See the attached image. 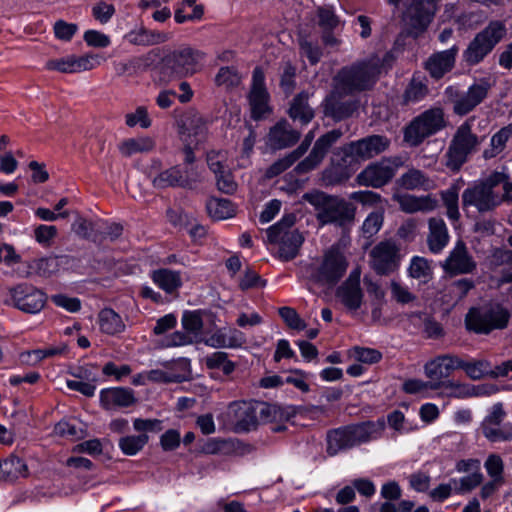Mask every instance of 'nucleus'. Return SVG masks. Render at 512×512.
Masks as SVG:
<instances>
[{"instance_id":"37","label":"nucleus","mask_w":512,"mask_h":512,"mask_svg":"<svg viewBox=\"0 0 512 512\" xmlns=\"http://www.w3.org/2000/svg\"><path fill=\"white\" fill-rule=\"evenodd\" d=\"M153 282L167 294H173L182 286L181 274L167 268L154 270L151 274Z\"/></svg>"},{"instance_id":"53","label":"nucleus","mask_w":512,"mask_h":512,"mask_svg":"<svg viewBox=\"0 0 512 512\" xmlns=\"http://www.w3.org/2000/svg\"><path fill=\"white\" fill-rule=\"evenodd\" d=\"M279 315L286 323V325L294 330H304L306 328V323L303 319L300 318L299 314L295 309L291 307H281L279 308Z\"/></svg>"},{"instance_id":"8","label":"nucleus","mask_w":512,"mask_h":512,"mask_svg":"<svg viewBox=\"0 0 512 512\" xmlns=\"http://www.w3.org/2000/svg\"><path fill=\"white\" fill-rule=\"evenodd\" d=\"M507 28L500 20H493L478 32L470 41L468 47L463 52V60L469 65L474 66L484 60L490 54L495 46L505 37Z\"/></svg>"},{"instance_id":"3","label":"nucleus","mask_w":512,"mask_h":512,"mask_svg":"<svg viewBox=\"0 0 512 512\" xmlns=\"http://www.w3.org/2000/svg\"><path fill=\"white\" fill-rule=\"evenodd\" d=\"M484 138L473 132L471 119L463 122L449 143L445 153V166L452 172H458L469 157L479 150Z\"/></svg>"},{"instance_id":"50","label":"nucleus","mask_w":512,"mask_h":512,"mask_svg":"<svg viewBox=\"0 0 512 512\" xmlns=\"http://www.w3.org/2000/svg\"><path fill=\"white\" fill-rule=\"evenodd\" d=\"M149 437L146 433L130 435L120 438L119 448L128 456L137 454L147 444Z\"/></svg>"},{"instance_id":"16","label":"nucleus","mask_w":512,"mask_h":512,"mask_svg":"<svg viewBox=\"0 0 512 512\" xmlns=\"http://www.w3.org/2000/svg\"><path fill=\"white\" fill-rule=\"evenodd\" d=\"M9 293L13 306L29 314L40 312L47 300L42 290L28 283H20L10 288Z\"/></svg>"},{"instance_id":"62","label":"nucleus","mask_w":512,"mask_h":512,"mask_svg":"<svg viewBox=\"0 0 512 512\" xmlns=\"http://www.w3.org/2000/svg\"><path fill=\"white\" fill-rule=\"evenodd\" d=\"M198 343V339L195 336L190 335L185 330L175 331L166 338L167 347H179Z\"/></svg>"},{"instance_id":"20","label":"nucleus","mask_w":512,"mask_h":512,"mask_svg":"<svg viewBox=\"0 0 512 512\" xmlns=\"http://www.w3.org/2000/svg\"><path fill=\"white\" fill-rule=\"evenodd\" d=\"M226 415L237 432L251 431L258 424L257 410L249 402L235 401L230 403Z\"/></svg>"},{"instance_id":"51","label":"nucleus","mask_w":512,"mask_h":512,"mask_svg":"<svg viewBox=\"0 0 512 512\" xmlns=\"http://www.w3.org/2000/svg\"><path fill=\"white\" fill-rule=\"evenodd\" d=\"M317 18L321 31L336 30L340 25V19L331 6H319L317 8Z\"/></svg>"},{"instance_id":"21","label":"nucleus","mask_w":512,"mask_h":512,"mask_svg":"<svg viewBox=\"0 0 512 512\" xmlns=\"http://www.w3.org/2000/svg\"><path fill=\"white\" fill-rule=\"evenodd\" d=\"M372 267L380 275L388 274L397 266L400 259L399 248L393 241H382L371 251Z\"/></svg>"},{"instance_id":"1","label":"nucleus","mask_w":512,"mask_h":512,"mask_svg":"<svg viewBox=\"0 0 512 512\" xmlns=\"http://www.w3.org/2000/svg\"><path fill=\"white\" fill-rule=\"evenodd\" d=\"M386 427L384 418L331 429L326 434V453L333 457L370 441L379 439Z\"/></svg>"},{"instance_id":"26","label":"nucleus","mask_w":512,"mask_h":512,"mask_svg":"<svg viewBox=\"0 0 512 512\" xmlns=\"http://www.w3.org/2000/svg\"><path fill=\"white\" fill-rule=\"evenodd\" d=\"M337 297L350 310H357L361 307L363 292L360 287V272L358 270L352 271L338 288Z\"/></svg>"},{"instance_id":"40","label":"nucleus","mask_w":512,"mask_h":512,"mask_svg":"<svg viewBox=\"0 0 512 512\" xmlns=\"http://www.w3.org/2000/svg\"><path fill=\"white\" fill-rule=\"evenodd\" d=\"M27 269L19 272L22 277H30L32 274H36L41 277H50L56 273L59 269V264L56 258L46 257L40 259H34L27 263Z\"/></svg>"},{"instance_id":"14","label":"nucleus","mask_w":512,"mask_h":512,"mask_svg":"<svg viewBox=\"0 0 512 512\" xmlns=\"http://www.w3.org/2000/svg\"><path fill=\"white\" fill-rule=\"evenodd\" d=\"M507 416L501 402L495 403L480 424L483 436L492 443L512 441V423L504 422Z\"/></svg>"},{"instance_id":"58","label":"nucleus","mask_w":512,"mask_h":512,"mask_svg":"<svg viewBox=\"0 0 512 512\" xmlns=\"http://www.w3.org/2000/svg\"><path fill=\"white\" fill-rule=\"evenodd\" d=\"M126 125L134 127L139 124L142 128H149L151 126V119L148 116L147 109L144 106H139L134 113H128L125 116Z\"/></svg>"},{"instance_id":"28","label":"nucleus","mask_w":512,"mask_h":512,"mask_svg":"<svg viewBox=\"0 0 512 512\" xmlns=\"http://www.w3.org/2000/svg\"><path fill=\"white\" fill-rule=\"evenodd\" d=\"M300 138V132L291 128L286 120L279 121L270 129L268 143L273 149H284L293 146Z\"/></svg>"},{"instance_id":"6","label":"nucleus","mask_w":512,"mask_h":512,"mask_svg":"<svg viewBox=\"0 0 512 512\" xmlns=\"http://www.w3.org/2000/svg\"><path fill=\"white\" fill-rule=\"evenodd\" d=\"M295 221L294 214H286L267 230L268 241L279 245L278 254L283 261L293 260L304 242L302 234L297 229H293Z\"/></svg>"},{"instance_id":"27","label":"nucleus","mask_w":512,"mask_h":512,"mask_svg":"<svg viewBox=\"0 0 512 512\" xmlns=\"http://www.w3.org/2000/svg\"><path fill=\"white\" fill-rule=\"evenodd\" d=\"M100 404L105 410L127 408L137 401L134 391L126 387L105 388L100 391Z\"/></svg>"},{"instance_id":"42","label":"nucleus","mask_w":512,"mask_h":512,"mask_svg":"<svg viewBox=\"0 0 512 512\" xmlns=\"http://www.w3.org/2000/svg\"><path fill=\"white\" fill-rule=\"evenodd\" d=\"M461 370H463L468 378L471 380H480L485 377H490L491 363L486 359H463L461 358Z\"/></svg>"},{"instance_id":"22","label":"nucleus","mask_w":512,"mask_h":512,"mask_svg":"<svg viewBox=\"0 0 512 512\" xmlns=\"http://www.w3.org/2000/svg\"><path fill=\"white\" fill-rule=\"evenodd\" d=\"M461 357L456 354L446 353L436 356L424 365V373L433 382H444L451 374L460 369Z\"/></svg>"},{"instance_id":"32","label":"nucleus","mask_w":512,"mask_h":512,"mask_svg":"<svg viewBox=\"0 0 512 512\" xmlns=\"http://www.w3.org/2000/svg\"><path fill=\"white\" fill-rule=\"evenodd\" d=\"M190 177L188 171H183L179 166L166 169L154 177L152 183L157 189L168 187H185L189 184Z\"/></svg>"},{"instance_id":"17","label":"nucleus","mask_w":512,"mask_h":512,"mask_svg":"<svg viewBox=\"0 0 512 512\" xmlns=\"http://www.w3.org/2000/svg\"><path fill=\"white\" fill-rule=\"evenodd\" d=\"M343 136L341 129H333L319 137L309 153V155L297 164L295 171L298 174L308 173L317 168L330 148Z\"/></svg>"},{"instance_id":"23","label":"nucleus","mask_w":512,"mask_h":512,"mask_svg":"<svg viewBox=\"0 0 512 512\" xmlns=\"http://www.w3.org/2000/svg\"><path fill=\"white\" fill-rule=\"evenodd\" d=\"M395 175V168L388 161H380L368 165L357 175L359 185L380 188L387 184Z\"/></svg>"},{"instance_id":"4","label":"nucleus","mask_w":512,"mask_h":512,"mask_svg":"<svg viewBox=\"0 0 512 512\" xmlns=\"http://www.w3.org/2000/svg\"><path fill=\"white\" fill-rule=\"evenodd\" d=\"M381 66L376 59H368L343 67L335 77L337 89L345 94L370 89L376 82Z\"/></svg>"},{"instance_id":"45","label":"nucleus","mask_w":512,"mask_h":512,"mask_svg":"<svg viewBox=\"0 0 512 512\" xmlns=\"http://www.w3.org/2000/svg\"><path fill=\"white\" fill-rule=\"evenodd\" d=\"M208 214L215 220H223L234 215L235 209L232 202L224 198L212 197L207 201Z\"/></svg>"},{"instance_id":"56","label":"nucleus","mask_w":512,"mask_h":512,"mask_svg":"<svg viewBox=\"0 0 512 512\" xmlns=\"http://www.w3.org/2000/svg\"><path fill=\"white\" fill-rule=\"evenodd\" d=\"M296 68L290 62H286L280 79V87L287 95L291 94L295 88Z\"/></svg>"},{"instance_id":"34","label":"nucleus","mask_w":512,"mask_h":512,"mask_svg":"<svg viewBox=\"0 0 512 512\" xmlns=\"http://www.w3.org/2000/svg\"><path fill=\"white\" fill-rule=\"evenodd\" d=\"M310 94L307 91L298 93L291 102L288 114L294 121L302 125L308 124L314 118V110L310 107L308 100Z\"/></svg>"},{"instance_id":"19","label":"nucleus","mask_w":512,"mask_h":512,"mask_svg":"<svg viewBox=\"0 0 512 512\" xmlns=\"http://www.w3.org/2000/svg\"><path fill=\"white\" fill-rule=\"evenodd\" d=\"M269 93L265 86V74L261 67L253 70L251 89L248 100L251 108V117L255 120L261 119L269 112Z\"/></svg>"},{"instance_id":"39","label":"nucleus","mask_w":512,"mask_h":512,"mask_svg":"<svg viewBox=\"0 0 512 512\" xmlns=\"http://www.w3.org/2000/svg\"><path fill=\"white\" fill-rule=\"evenodd\" d=\"M400 185L407 190L422 189L431 190L435 187V182L430 179L423 171L412 168L404 173L399 179Z\"/></svg>"},{"instance_id":"57","label":"nucleus","mask_w":512,"mask_h":512,"mask_svg":"<svg viewBox=\"0 0 512 512\" xmlns=\"http://www.w3.org/2000/svg\"><path fill=\"white\" fill-rule=\"evenodd\" d=\"M46 67L49 70H56L61 73H76L75 55L49 60Z\"/></svg>"},{"instance_id":"64","label":"nucleus","mask_w":512,"mask_h":512,"mask_svg":"<svg viewBox=\"0 0 512 512\" xmlns=\"http://www.w3.org/2000/svg\"><path fill=\"white\" fill-rule=\"evenodd\" d=\"M300 50L311 65L317 64L322 57V49L317 44L305 39L300 41Z\"/></svg>"},{"instance_id":"11","label":"nucleus","mask_w":512,"mask_h":512,"mask_svg":"<svg viewBox=\"0 0 512 512\" xmlns=\"http://www.w3.org/2000/svg\"><path fill=\"white\" fill-rule=\"evenodd\" d=\"M200 52L183 48L166 55L158 66L159 81L168 83L175 78L191 75L196 71Z\"/></svg>"},{"instance_id":"15","label":"nucleus","mask_w":512,"mask_h":512,"mask_svg":"<svg viewBox=\"0 0 512 512\" xmlns=\"http://www.w3.org/2000/svg\"><path fill=\"white\" fill-rule=\"evenodd\" d=\"M503 203V197L496 191L489 190L479 181L468 186L462 193L464 210L473 207L480 214L494 211Z\"/></svg>"},{"instance_id":"7","label":"nucleus","mask_w":512,"mask_h":512,"mask_svg":"<svg viewBox=\"0 0 512 512\" xmlns=\"http://www.w3.org/2000/svg\"><path fill=\"white\" fill-rule=\"evenodd\" d=\"M510 312L503 305L490 302L478 308H471L466 315L465 324L468 330L478 334H488L493 330L507 327Z\"/></svg>"},{"instance_id":"36","label":"nucleus","mask_w":512,"mask_h":512,"mask_svg":"<svg viewBox=\"0 0 512 512\" xmlns=\"http://www.w3.org/2000/svg\"><path fill=\"white\" fill-rule=\"evenodd\" d=\"M512 138V122L500 128L491 136L489 147L484 149L482 157L491 160L500 155L507 147V142Z\"/></svg>"},{"instance_id":"48","label":"nucleus","mask_w":512,"mask_h":512,"mask_svg":"<svg viewBox=\"0 0 512 512\" xmlns=\"http://www.w3.org/2000/svg\"><path fill=\"white\" fill-rule=\"evenodd\" d=\"M206 131V122L200 115H192L182 120L180 133L194 136L196 141H201L205 137Z\"/></svg>"},{"instance_id":"31","label":"nucleus","mask_w":512,"mask_h":512,"mask_svg":"<svg viewBox=\"0 0 512 512\" xmlns=\"http://www.w3.org/2000/svg\"><path fill=\"white\" fill-rule=\"evenodd\" d=\"M29 475L28 466L18 456L10 455L0 461V481L13 483L19 478H26Z\"/></svg>"},{"instance_id":"44","label":"nucleus","mask_w":512,"mask_h":512,"mask_svg":"<svg viewBox=\"0 0 512 512\" xmlns=\"http://www.w3.org/2000/svg\"><path fill=\"white\" fill-rule=\"evenodd\" d=\"M442 388L446 395L449 397H454L458 399H465L469 397H473L474 385L461 383L453 380H446L444 382H435L433 386V390H437Z\"/></svg>"},{"instance_id":"12","label":"nucleus","mask_w":512,"mask_h":512,"mask_svg":"<svg viewBox=\"0 0 512 512\" xmlns=\"http://www.w3.org/2000/svg\"><path fill=\"white\" fill-rule=\"evenodd\" d=\"M437 11V1L411 0L403 14V21L410 35L424 33L433 21Z\"/></svg>"},{"instance_id":"43","label":"nucleus","mask_w":512,"mask_h":512,"mask_svg":"<svg viewBox=\"0 0 512 512\" xmlns=\"http://www.w3.org/2000/svg\"><path fill=\"white\" fill-rule=\"evenodd\" d=\"M155 147V141L148 136L130 138L121 143L119 149L122 155L129 157L136 153L150 152Z\"/></svg>"},{"instance_id":"29","label":"nucleus","mask_w":512,"mask_h":512,"mask_svg":"<svg viewBox=\"0 0 512 512\" xmlns=\"http://www.w3.org/2000/svg\"><path fill=\"white\" fill-rule=\"evenodd\" d=\"M393 198L400 209L406 213L429 212L435 210L438 206V201L431 195L418 197L410 194H395Z\"/></svg>"},{"instance_id":"5","label":"nucleus","mask_w":512,"mask_h":512,"mask_svg":"<svg viewBox=\"0 0 512 512\" xmlns=\"http://www.w3.org/2000/svg\"><path fill=\"white\" fill-rule=\"evenodd\" d=\"M446 127L442 108H429L414 117L403 129V140L410 147L420 146L425 139L437 134Z\"/></svg>"},{"instance_id":"55","label":"nucleus","mask_w":512,"mask_h":512,"mask_svg":"<svg viewBox=\"0 0 512 512\" xmlns=\"http://www.w3.org/2000/svg\"><path fill=\"white\" fill-rule=\"evenodd\" d=\"M484 467H485L488 475L492 479L504 481V478H503L504 463H503L502 458L499 455H497V454L489 455L484 463Z\"/></svg>"},{"instance_id":"33","label":"nucleus","mask_w":512,"mask_h":512,"mask_svg":"<svg viewBox=\"0 0 512 512\" xmlns=\"http://www.w3.org/2000/svg\"><path fill=\"white\" fill-rule=\"evenodd\" d=\"M429 94L428 80L425 76L414 74L403 95L402 104L411 105L424 100Z\"/></svg>"},{"instance_id":"25","label":"nucleus","mask_w":512,"mask_h":512,"mask_svg":"<svg viewBox=\"0 0 512 512\" xmlns=\"http://www.w3.org/2000/svg\"><path fill=\"white\" fill-rule=\"evenodd\" d=\"M458 52V45H453L444 51L435 52L428 57L424 68L432 78L438 80L453 69Z\"/></svg>"},{"instance_id":"59","label":"nucleus","mask_w":512,"mask_h":512,"mask_svg":"<svg viewBox=\"0 0 512 512\" xmlns=\"http://www.w3.org/2000/svg\"><path fill=\"white\" fill-rule=\"evenodd\" d=\"M383 215L379 212L370 213L364 220L362 225V231L365 237L374 236L382 227Z\"/></svg>"},{"instance_id":"30","label":"nucleus","mask_w":512,"mask_h":512,"mask_svg":"<svg viewBox=\"0 0 512 512\" xmlns=\"http://www.w3.org/2000/svg\"><path fill=\"white\" fill-rule=\"evenodd\" d=\"M427 244L429 250L434 253H440L449 243V232L445 221L439 217H432L428 220Z\"/></svg>"},{"instance_id":"52","label":"nucleus","mask_w":512,"mask_h":512,"mask_svg":"<svg viewBox=\"0 0 512 512\" xmlns=\"http://www.w3.org/2000/svg\"><path fill=\"white\" fill-rule=\"evenodd\" d=\"M483 480V474L480 471H475L467 476L460 479H452L454 485V491L456 493H467L473 490L475 487L481 484Z\"/></svg>"},{"instance_id":"54","label":"nucleus","mask_w":512,"mask_h":512,"mask_svg":"<svg viewBox=\"0 0 512 512\" xmlns=\"http://www.w3.org/2000/svg\"><path fill=\"white\" fill-rule=\"evenodd\" d=\"M409 275L415 279L427 281L430 275V267L426 259L415 256L412 258L409 266Z\"/></svg>"},{"instance_id":"10","label":"nucleus","mask_w":512,"mask_h":512,"mask_svg":"<svg viewBox=\"0 0 512 512\" xmlns=\"http://www.w3.org/2000/svg\"><path fill=\"white\" fill-rule=\"evenodd\" d=\"M348 267L345 255L332 246L322 258L320 265L310 268V281L322 287H334L344 276Z\"/></svg>"},{"instance_id":"35","label":"nucleus","mask_w":512,"mask_h":512,"mask_svg":"<svg viewBox=\"0 0 512 512\" xmlns=\"http://www.w3.org/2000/svg\"><path fill=\"white\" fill-rule=\"evenodd\" d=\"M125 39L133 45L150 46L166 42L168 35L141 26L127 33Z\"/></svg>"},{"instance_id":"9","label":"nucleus","mask_w":512,"mask_h":512,"mask_svg":"<svg viewBox=\"0 0 512 512\" xmlns=\"http://www.w3.org/2000/svg\"><path fill=\"white\" fill-rule=\"evenodd\" d=\"M492 86L490 78L484 77L474 81L467 91H460L454 86H449L445 89V96L452 104L454 114L465 116L485 101Z\"/></svg>"},{"instance_id":"49","label":"nucleus","mask_w":512,"mask_h":512,"mask_svg":"<svg viewBox=\"0 0 512 512\" xmlns=\"http://www.w3.org/2000/svg\"><path fill=\"white\" fill-rule=\"evenodd\" d=\"M241 81L242 76L235 67H221L215 76L216 85L227 90L238 87Z\"/></svg>"},{"instance_id":"47","label":"nucleus","mask_w":512,"mask_h":512,"mask_svg":"<svg viewBox=\"0 0 512 512\" xmlns=\"http://www.w3.org/2000/svg\"><path fill=\"white\" fill-rule=\"evenodd\" d=\"M440 196L446 207L447 217L452 221L459 220V187L457 185H451L448 189L442 190Z\"/></svg>"},{"instance_id":"24","label":"nucleus","mask_w":512,"mask_h":512,"mask_svg":"<svg viewBox=\"0 0 512 512\" xmlns=\"http://www.w3.org/2000/svg\"><path fill=\"white\" fill-rule=\"evenodd\" d=\"M358 106V101L344 100L338 91L330 93L322 103L324 115L332 118L335 122L351 117L357 111Z\"/></svg>"},{"instance_id":"63","label":"nucleus","mask_w":512,"mask_h":512,"mask_svg":"<svg viewBox=\"0 0 512 512\" xmlns=\"http://www.w3.org/2000/svg\"><path fill=\"white\" fill-rule=\"evenodd\" d=\"M216 177V185L219 191L225 194H232L237 189V183L234 181V177L231 171L228 169Z\"/></svg>"},{"instance_id":"60","label":"nucleus","mask_w":512,"mask_h":512,"mask_svg":"<svg viewBox=\"0 0 512 512\" xmlns=\"http://www.w3.org/2000/svg\"><path fill=\"white\" fill-rule=\"evenodd\" d=\"M296 161L295 157L289 153L284 158L279 159L270 165L265 172V176L267 178H274L291 167Z\"/></svg>"},{"instance_id":"2","label":"nucleus","mask_w":512,"mask_h":512,"mask_svg":"<svg viewBox=\"0 0 512 512\" xmlns=\"http://www.w3.org/2000/svg\"><path fill=\"white\" fill-rule=\"evenodd\" d=\"M303 199L313 206L316 220L321 226L333 224L346 227L354 222L356 208L343 198L313 191L305 193Z\"/></svg>"},{"instance_id":"13","label":"nucleus","mask_w":512,"mask_h":512,"mask_svg":"<svg viewBox=\"0 0 512 512\" xmlns=\"http://www.w3.org/2000/svg\"><path fill=\"white\" fill-rule=\"evenodd\" d=\"M389 145L390 140L386 136L370 135L344 145L340 151L344 154L345 162L350 159V162L356 163L381 154L388 149Z\"/></svg>"},{"instance_id":"46","label":"nucleus","mask_w":512,"mask_h":512,"mask_svg":"<svg viewBox=\"0 0 512 512\" xmlns=\"http://www.w3.org/2000/svg\"><path fill=\"white\" fill-rule=\"evenodd\" d=\"M203 312L201 310L185 311L181 318L183 329L190 335L198 339V343L202 342V329H203Z\"/></svg>"},{"instance_id":"41","label":"nucleus","mask_w":512,"mask_h":512,"mask_svg":"<svg viewBox=\"0 0 512 512\" xmlns=\"http://www.w3.org/2000/svg\"><path fill=\"white\" fill-rule=\"evenodd\" d=\"M100 330L108 335H116L125 330L121 316L111 308H104L98 314Z\"/></svg>"},{"instance_id":"61","label":"nucleus","mask_w":512,"mask_h":512,"mask_svg":"<svg viewBox=\"0 0 512 512\" xmlns=\"http://www.w3.org/2000/svg\"><path fill=\"white\" fill-rule=\"evenodd\" d=\"M115 14V7L112 4H107L104 1H100L95 4L92 8L93 17L101 24H106Z\"/></svg>"},{"instance_id":"18","label":"nucleus","mask_w":512,"mask_h":512,"mask_svg":"<svg viewBox=\"0 0 512 512\" xmlns=\"http://www.w3.org/2000/svg\"><path fill=\"white\" fill-rule=\"evenodd\" d=\"M441 267L449 276L472 274L477 269V262L470 254L465 242L458 240Z\"/></svg>"},{"instance_id":"38","label":"nucleus","mask_w":512,"mask_h":512,"mask_svg":"<svg viewBox=\"0 0 512 512\" xmlns=\"http://www.w3.org/2000/svg\"><path fill=\"white\" fill-rule=\"evenodd\" d=\"M350 159L344 161V154L340 162L332 163L322 174V179L326 185H338L347 181L352 175V169L349 167Z\"/></svg>"}]
</instances>
